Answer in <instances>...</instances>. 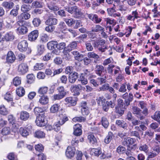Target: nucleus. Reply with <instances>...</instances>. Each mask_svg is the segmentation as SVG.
I'll use <instances>...</instances> for the list:
<instances>
[{
    "mask_svg": "<svg viewBox=\"0 0 160 160\" xmlns=\"http://www.w3.org/2000/svg\"><path fill=\"white\" fill-rule=\"evenodd\" d=\"M67 25L69 27H71L72 25L74 24L75 22V20L72 18H65L64 20Z\"/></svg>",
    "mask_w": 160,
    "mask_h": 160,
    "instance_id": "3c124183",
    "label": "nucleus"
},
{
    "mask_svg": "<svg viewBox=\"0 0 160 160\" xmlns=\"http://www.w3.org/2000/svg\"><path fill=\"white\" fill-rule=\"evenodd\" d=\"M78 73L76 72L69 73L68 76L69 82L72 83H74L78 79Z\"/></svg>",
    "mask_w": 160,
    "mask_h": 160,
    "instance_id": "dca6fc26",
    "label": "nucleus"
},
{
    "mask_svg": "<svg viewBox=\"0 0 160 160\" xmlns=\"http://www.w3.org/2000/svg\"><path fill=\"white\" fill-rule=\"evenodd\" d=\"M99 45L98 47V50L99 52H102L105 51L106 49H107L106 46L104 45L105 43V40L102 39L100 40H99Z\"/></svg>",
    "mask_w": 160,
    "mask_h": 160,
    "instance_id": "aec40b11",
    "label": "nucleus"
},
{
    "mask_svg": "<svg viewBox=\"0 0 160 160\" xmlns=\"http://www.w3.org/2000/svg\"><path fill=\"white\" fill-rule=\"evenodd\" d=\"M2 6L5 9H10L13 7L14 6V4L11 1H5L3 2L2 3Z\"/></svg>",
    "mask_w": 160,
    "mask_h": 160,
    "instance_id": "b1692460",
    "label": "nucleus"
},
{
    "mask_svg": "<svg viewBox=\"0 0 160 160\" xmlns=\"http://www.w3.org/2000/svg\"><path fill=\"white\" fill-rule=\"evenodd\" d=\"M61 125L59 124L58 122L55 123L53 125L52 129L56 132L59 131L60 129V126Z\"/></svg>",
    "mask_w": 160,
    "mask_h": 160,
    "instance_id": "680f3d73",
    "label": "nucleus"
},
{
    "mask_svg": "<svg viewBox=\"0 0 160 160\" xmlns=\"http://www.w3.org/2000/svg\"><path fill=\"white\" fill-rule=\"evenodd\" d=\"M21 83V78L16 77L13 79V84L16 86L19 85Z\"/></svg>",
    "mask_w": 160,
    "mask_h": 160,
    "instance_id": "69168bd1",
    "label": "nucleus"
},
{
    "mask_svg": "<svg viewBox=\"0 0 160 160\" xmlns=\"http://www.w3.org/2000/svg\"><path fill=\"white\" fill-rule=\"evenodd\" d=\"M105 21L107 23V25L109 24L111 25L110 26H112V27L116 24V21L113 19L110 18H105Z\"/></svg>",
    "mask_w": 160,
    "mask_h": 160,
    "instance_id": "ea45409f",
    "label": "nucleus"
},
{
    "mask_svg": "<svg viewBox=\"0 0 160 160\" xmlns=\"http://www.w3.org/2000/svg\"><path fill=\"white\" fill-rule=\"evenodd\" d=\"M75 151L76 149L74 147L68 146L66 151V155L68 158H71L74 156Z\"/></svg>",
    "mask_w": 160,
    "mask_h": 160,
    "instance_id": "1a4fd4ad",
    "label": "nucleus"
},
{
    "mask_svg": "<svg viewBox=\"0 0 160 160\" xmlns=\"http://www.w3.org/2000/svg\"><path fill=\"white\" fill-rule=\"evenodd\" d=\"M63 55H62V59L64 60L69 61L71 58L69 53L68 51L65 50V49L63 50Z\"/></svg>",
    "mask_w": 160,
    "mask_h": 160,
    "instance_id": "58836bf2",
    "label": "nucleus"
},
{
    "mask_svg": "<svg viewBox=\"0 0 160 160\" xmlns=\"http://www.w3.org/2000/svg\"><path fill=\"white\" fill-rule=\"evenodd\" d=\"M60 118L58 122L61 125H62L68 120V118L65 115L61 114L60 116Z\"/></svg>",
    "mask_w": 160,
    "mask_h": 160,
    "instance_id": "c756f323",
    "label": "nucleus"
},
{
    "mask_svg": "<svg viewBox=\"0 0 160 160\" xmlns=\"http://www.w3.org/2000/svg\"><path fill=\"white\" fill-rule=\"evenodd\" d=\"M35 78L33 74H28L27 76V83L31 84L34 82Z\"/></svg>",
    "mask_w": 160,
    "mask_h": 160,
    "instance_id": "473e14b6",
    "label": "nucleus"
},
{
    "mask_svg": "<svg viewBox=\"0 0 160 160\" xmlns=\"http://www.w3.org/2000/svg\"><path fill=\"white\" fill-rule=\"evenodd\" d=\"M32 7L29 5L23 4L21 7V10L23 12H27L30 10Z\"/></svg>",
    "mask_w": 160,
    "mask_h": 160,
    "instance_id": "c03bdc74",
    "label": "nucleus"
},
{
    "mask_svg": "<svg viewBox=\"0 0 160 160\" xmlns=\"http://www.w3.org/2000/svg\"><path fill=\"white\" fill-rule=\"evenodd\" d=\"M113 135V134L112 132H109L108 135L104 139L105 143L107 144L109 143L112 138Z\"/></svg>",
    "mask_w": 160,
    "mask_h": 160,
    "instance_id": "e433bc0d",
    "label": "nucleus"
},
{
    "mask_svg": "<svg viewBox=\"0 0 160 160\" xmlns=\"http://www.w3.org/2000/svg\"><path fill=\"white\" fill-rule=\"evenodd\" d=\"M16 59V57L13 52L10 51L7 54L6 61L8 63H12L14 62Z\"/></svg>",
    "mask_w": 160,
    "mask_h": 160,
    "instance_id": "4468645a",
    "label": "nucleus"
},
{
    "mask_svg": "<svg viewBox=\"0 0 160 160\" xmlns=\"http://www.w3.org/2000/svg\"><path fill=\"white\" fill-rule=\"evenodd\" d=\"M39 102L42 105H45L48 103V98L47 95L40 96Z\"/></svg>",
    "mask_w": 160,
    "mask_h": 160,
    "instance_id": "bb28decb",
    "label": "nucleus"
},
{
    "mask_svg": "<svg viewBox=\"0 0 160 160\" xmlns=\"http://www.w3.org/2000/svg\"><path fill=\"white\" fill-rule=\"evenodd\" d=\"M74 131L73 134L75 136H80L82 133V126L79 124H76L73 126Z\"/></svg>",
    "mask_w": 160,
    "mask_h": 160,
    "instance_id": "9b49d317",
    "label": "nucleus"
},
{
    "mask_svg": "<svg viewBox=\"0 0 160 160\" xmlns=\"http://www.w3.org/2000/svg\"><path fill=\"white\" fill-rule=\"evenodd\" d=\"M133 95L131 93L128 95L127 92L125 93L122 95V98L124 99L125 103L123 102V100H121V108L126 109L127 106L130 104V102L133 100Z\"/></svg>",
    "mask_w": 160,
    "mask_h": 160,
    "instance_id": "7ed1b4c3",
    "label": "nucleus"
},
{
    "mask_svg": "<svg viewBox=\"0 0 160 160\" xmlns=\"http://www.w3.org/2000/svg\"><path fill=\"white\" fill-rule=\"evenodd\" d=\"M17 24L20 26L17 30V33L20 35L26 34L28 31L27 26L29 25V23L25 20H18L17 22Z\"/></svg>",
    "mask_w": 160,
    "mask_h": 160,
    "instance_id": "f03ea898",
    "label": "nucleus"
},
{
    "mask_svg": "<svg viewBox=\"0 0 160 160\" xmlns=\"http://www.w3.org/2000/svg\"><path fill=\"white\" fill-rule=\"evenodd\" d=\"M34 112L36 115H41L42 114H44L43 109L41 108L36 107L34 109Z\"/></svg>",
    "mask_w": 160,
    "mask_h": 160,
    "instance_id": "c9c22d12",
    "label": "nucleus"
},
{
    "mask_svg": "<svg viewBox=\"0 0 160 160\" xmlns=\"http://www.w3.org/2000/svg\"><path fill=\"white\" fill-rule=\"evenodd\" d=\"M85 75L81 73L79 77L78 78V81H81V83L83 85H85L88 83V80L87 78H88L87 77H85Z\"/></svg>",
    "mask_w": 160,
    "mask_h": 160,
    "instance_id": "cd10ccee",
    "label": "nucleus"
},
{
    "mask_svg": "<svg viewBox=\"0 0 160 160\" xmlns=\"http://www.w3.org/2000/svg\"><path fill=\"white\" fill-rule=\"evenodd\" d=\"M77 47V42L75 41H73L70 43L65 48V50L70 52L73 50L76 49Z\"/></svg>",
    "mask_w": 160,
    "mask_h": 160,
    "instance_id": "6ab92c4d",
    "label": "nucleus"
},
{
    "mask_svg": "<svg viewBox=\"0 0 160 160\" xmlns=\"http://www.w3.org/2000/svg\"><path fill=\"white\" fill-rule=\"evenodd\" d=\"M58 93L54 95L53 98L55 100H60L64 98L68 93L66 90L65 89L64 87L61 86L57 88Z\"/></svg>",
    "mask_w": 160,
    "mask_h": 160,
    "instance_id": "20e7f679",
    "label": "nucleus"
},
{
    "mask_svg": "<svg viewBox=\"0 0 160 160\" xmlns=\"http://www.w3.org/2000/svg\"><path fill=\"white\" fill-rule=\"evenodd\" d=\"M43 3L39 1H36L33 2L32 4V6L35 8H42L43 7Z\"/></svg>",
    "mask_w": 160,
    "mask_h": 160,
    "instance_id": "c85d7f7f",
    "label": "nucleus"
},
{
    "mask_svg": "<svg viewBox=\"0 0 160 160\" xmlns=\"http://www.w3.org/2000/svg\"><path fill=\"white\" fill-rule=\"evenodd\" d=\"M28 66L26 63H22L18 66V72L19 74L24 75L28 71Z\"/></svg>",
    "mask_w": 160,
    "mask_h": 160,
    "instance_id": "0eeeda50",
    "label": "nucleus"
},
{
    "mask_svg": "<svg viewBox=\"0 0 160 160\" xmlns=\"http://www.w3.org/2000/svg\"><path fill=\"white\" fill-rule=\"evenodd\" d=\"M95 73L98 76L106 74L107 72L104 67L102 65H97L95 68Z\"/></svg>",
    "mask_w": 160,
    "mask_h": 160,
    "instance_id": "f8f14e48",
    "label": "nucleus"
},
{
    "mask_svg": "<svg viewBox=\"0 0 160 160\" xmlns=\"http://www.w3.org/2000/svg\"><path fill=\"white\" fill-rule=\"evenodd\" d=\"M71 53L74 56V58L75 60L79 62H81L83 61L85 55L80 53L78 51H74Z\"/></svg>",
    "mask_w": 160,
    "mask_h": 160,
    "instance_id": "2eb2a0df",
    "label": "nucleus"
},
{
    "mask_svg": "<svg viewBox=\"0 0 160 160\" xmlns=\"http://www.w3.org/2000/svg\"><path fill=\"white\" fill-rule=\"evenodd\" d=\"M96 101L98 105L101 106L106 101V100L103 97H99L96 99Z\"/></svg>",
    "mask_w": 160,
    "mask_h": 160,
    "instance_id": "052dcab7",
    "label": "nucleus"
},
{
    "mask_svg": "<svg viewBox=\"0 0 160 160\" xmlns=\"http://www.w3.org/2000/svg\"><path fill=\"white\" fill-rule=\"evenodd\" d=\"M4 98L8 102L12 101L13 100L12 95L8 92L5 95Z\"/></svg>",
    "mask_w": 160,
    "mask_h": 160,
    "instance_id": "774afa93",
    "label": "nucleus"
},
{
    "mask_svg": "<svg viewBox=\"0 0 160 160\" xmlns=\"http://www.w3.org/2000/svg\"><path fill=\"white\" fill-rule=\"evenodd\" d=\"M100 76H101V77L97 78V80L99 84L102 85L106 81V74Z\"/></svg>",
    "mask_w": 160,
    "mask_h": 160,
    "instance_id": "79ce46f5",
    "label": "nucleus"
},
{
    "mask_svg": "<svg viewBox=\"0 0 160 160\" xmlns=\"http://www.w3.org/2000/svg\"><path fill=\"white\" fill-rule=\"evenodd\" d=\"M64 9L71 14H73V17L76 18H79L82 15L80 9L76 6L68 5L64 7Z\"/></svg>",
    "mask_w": 160,
    "mask_h": 160,
    "instance_id": "f257e3e1",
    "label": "nucleus"
},
{
    "mask_svg": "<svg viewBox=\"0 0 160 160\" xmlns=\"http://www.w3.org/2000/svg\"><path fill=\"white\" fill-rule=\"evenodd\" d=\"M29 113L26 111H22L20 112V119L22 121L27 120L29 117Z\"/></svg>",
    "mask_w": 160,
    "mask_h": 160,
    "instance_id": "412c9836",
    "label": "nucleus"
},
{
    "mask_svg": "<svg viewBox=\"0 0 160 160\" xmlns=\"http://www.w3.org/2000/svg\"><path fill=\"white\" fill-rule=\"evenodd\" d=\"M102 153L101 150L100 148H94L91 149L90 153L92 155L98 157Z\"/></svg>",
    "mask_w": 160,
    "mask_h": 160,
    "instance_id": "a878e982",
    "label": "nucleus"
},
{
    "mask_svg": "<svg viewBox=\"0 0 160 160\" xmlns=\"http://www.w3.org/2000/svg\"><path fill=\"white\" fill-rule=\"evenodd\" d=\"M37 52L39 55L42 54L44 51V46L43 45H38L37 46Z\"/></svg>",
    "mask_w": 160,
    "mask_h": 160,
    "instance_id": "603ef678",
    "label": "nucleus"
},
{
    "mask_svg": "<svg viewBox=\"0 0 160 160\" xmlns=\"http://www.w3.org/2000/svg\"><path fill=\"white\" fill-rule=\"evenodd\" d=\"M139 149L140 151H144L146 153L148 152V145L146 144H141L139 146Z\"/></svg>",
    "mask_w": 160,
    "mask_h": 160,
    "instance_id": "a19ab883",
    "label": "nucleus"
},
{
    "mask_svg": "<svg viewBox=\"0 0 160 160\" xmlns=\"http://www.w3.org/2000/svg\"><path fill=\"white\" fill-rule=\"evenodd\" d=\"M34 135L35 137L41 138L45 137V134L43 131L39 130L36 131L34 133Z\"/></svg>",
    "mask_w": 160,
    "mask_h": 160,
    "instance_id": "7c9ffc66",
    "label": "nucleus"
},
{
    "mask_svg": "<svg viewBox=\"0 0 160 160\" xmlns=\"http://www.w3.org/2000/svg\"><path fill=\"white\" fill-rule=\"evenodd\" d=\"M104 28L102 27L99 25H96L94 28H92V32H98L101 31L103 32L104 31Z\"/></svg>",
    "mask_w": 160,
    "mask_h": 160,
    "instance_id": "8fccbe9b",
    "label": "nucleus"
},
{
    "mask_svg": "<svg viewBox=\"0 0 160 160\" xmlns=\"http://www.w3.org/2000/svg\"><path fill=\"white\" fill-rule=\"evenodd\" d=\"M74 122H84L86 121V118L82 116L77 117L74 118L72 119Z\"/></svg>",
    "mask_w": 160,
    "mask_h": 160,
    "instance_id": "864d4df0",
    "label": "nucleus"
},
{
    "mask_svg": "<svg viewBox=\"0 0 160 160\" xmlns=\"http://www.w3.org/2000/svg\"><path fill=\"white\" fill-rule=\"evenodd\" d=\"M28 43L26 40H22L19 42L18 46V48L19 51L22 52H25L27 49V53H30L32 52L31 48H28Z\"/></svg>",
    "mask_w": 160,
    "mask_h": 160,
    "instance_id": "39448f33",
    "label": "nucleus"
},
{
    "mask_svg": "<svg viewBox=\"0 0 160 160\" xmlns=\"http://www.w3.org/2000/svg\"><path fill=\"white\" fill-rule=\"evenodd\" d=\"M87 56L89 58H92L97 59L99 58V56L93 52H89L88 53Z\"/></svg>",
    "mask_w": 160,
    "mask_h": 160,
    "instance_id": "de8ad7c7",
    "label": "nucleus"
},
{
    "mask_svg": "<svg viewBox=\"0 0 160 160\" xmlns=\"http://www.w3.org/2000/svg\"><path fill=\"white\" fill-rule=\"evenodd\" d=\"M66 43L65 42H62L58 43L57 42V49L59 50L64 49L66 48Z\"/></svg>",
    "mask_w": 160,
    "mask_h": 160,
    "instance_id": "0e129e2a",
    "label": "nucleus"
},
{
    "mask_svg": "<svg viewBox=\"0 0 160 160\" xmlns=\"http://www.w3.org/2000/svg\"><path fill=\"white\" fill-rule=\"evenodd\" d=\"M88 138L89 143L91 144L95 145L97 144V140L94 135L92 134L89 135L88 136Z\"/></svg>",
    "mask_w": 160,
    "mask_h": 160,
    "instance_id": "f704fd0d",
    "label": "nucleus"
},
{
    "mask_svg": "<svg viewBox=\"0 0 160 160\" xmlns=\"http://www.w3.org/2000/svg\"><path fill=\"white\" fill-rule=\"evenodd\" d=\"M9 112V110L6 108L4 105H0V114H1L5 116L8 114Z\"/></svg>",
    "mask_w": 160,
    "mask_h": 160,
    "instance_id": "5701e85b",
    "label": "nucleus"
},
{
    "mask_svg": "<svg viewBox=\"0 0 160 160\" xmlns=\"http://www.w3.org/2000/svg\"><path fill=\"white\" fill-rule=\"evenodd\" d=\"M46 117L44 114H42L41 115L37 116L35 122L36 124L39 127H43L46 125L47 123Z\"/></svg>",
    "mask_w": 160,
    "mask_h": 160,
    "instance_id": "423d86ee",
    "label": "nucleus"
},
{
    "mask_svg": "<svg viewBox=\"0 0 160 160\" xmlns=\"http://www.w3.org/2000/svg\"><path fill=\"white\" fill-rule=\"evenodd\" d=\"M49 39V37L46 34L42 33L40 36L41 42H47Z\"/></svg>",
    "mask_w": 160,
    "mask_h": 160,
    "instance_id": "4d7b16f0",
    "label": "nucleus"
},
{
    "mask_svg": "<svg viewBox=\"0 0 160 160\" xmlns=\"http://www.w3.org/2000/svg\"><path fill=\"white\" fill-rule=\"evenodd\" d=\"M45 24L47 25L54 26L58 23L57 19L53 17H49L46 21Z\"/></svg>",
    "mask_w": 160,
    "mask_h": 160,
    "instance_id": "a211bd4d",
    "label": "nucleus"
},
{
    "mask_svg": "<svg viewBox=\"0 0 160 160\" xmlns=\"http://www.w3.org/2000/svg\"><path fill=\"white\" fill-rule=\"evenodd\" d=\"M48 90V88L46 87H41L38 90V93L39 94V96L46 95L45 94L47 93Z\"/></svg>",
    "mask_w": 160,
    "mask_h": 160,
    "instance_id": "72a5a7b5",
    "label": "nucleus"
},
{
    "mask_svg": "<svg viewBox=\"0 0 160 160\" xmlns=\"http://www.w3.org/2000/svg\"><path fill=\"white\" fill-rule=\"evenodd\" d=\"M19 132L22 136L26 137L29 135V132L26 130L25 128L21 127L20 128Z\"/></svg>",
    "mask_w": 160,
    "mask_h": 160,
    "instance_id": "49530a36",
    "label": "nucleus"
},
{
    "mask_svg": "<svg viewBox=\"0 0 160 160\" xmlns=\"http://www.w3.org/2000/svg\"><path fill=\"white\" fill-rule=\"evenodd\" d=\"M102 125L105 128H107L108 126L109 122L106 118L105 117H102L101 119Z\"/></svg>",
    "mask_w": 160,
    "mask_h": 160,
    "instance_id": "a18cd8bd",
    "label": "nucleus"
},
{
    "mask_svg": "<svg viewBox=\"0 0 160 160\" xmlns=\"http://www.w3.org/2000/svg\"><path fill=\"white\" fill-rule=\"evenodd\" d=\"M14 38L13 33L11 32L7 33L4 36V39L7 41H12Z\"/></svg>",
    "mask_w": 160,
    "mask_h": 160,
    "instance_id": "2f4dec72",
    "label": "nucleus"
},
{
    "mask_svg": "<svg viewBox=\"0 0 160 160\" xmlns=\"http://www.w3.org/2000/svg\"><path fill=\"white\" fill-rule=\"evenodd\" d=\"M11 130L9 127H5L2 128V133L3 135H7L10 133Z\"/></svg>",
    "mask_w": 160,
    "mask_h": 160,
    "instance_id": "13d9d810",
    "label": "nucleus"
},
{
    "mask_svg": "<svg viewBox=\"0 0 160 160\" xmlns=\"http://www.w3.org/2000/svg\"><path fill=\"white\" fill-rule=\"evenodd\" d=\"M30 17V15L27 12L22 13L21 14L18 16V20H24L29 19Z\"/></svg>",
    "mask_w": 160,
    "mask_h": 160,
    "instance_id": "4be33fe9",
    "label": "nucleus"
},
{
    "mask_svg": "<svg viewBox=\"0 0 160 160\" xmlns=\"http://www.w3.org/2000/svg\"><path fill=\"white\" fill-rule=\"evenodd\" d=\"M19 10V6L18 5L16 6L15 8H13L11 11L9 13L10 17L12 18L16 17L18 14V11Z\"/></svg>",
    "mask_w": 160,
    "mask_h": 160,
    "instance_id": "393cba45",
    "label": "nucleus"
},
{
    "mask_svg": "<svg viewBox=\"0 0 160 160\" xmlns=\"http://www.w3.org/2000/svg\"><path fill=\"white\" fill-rule=\"evenodd\" d=\"M41 20L39 18H34L32 20V23L34 27H38L41 24Z\"/></svg>",
    "mask_w": 160,
    "mask_h": 160,
    "instance_id": "6e6d98bb",
    "label": "nucleus"
},
{
    "mask_svg": "<svg viewBox=\"0 0 160 160\" xmlns=\"http://www.w3.org/2000/svg\"><path fill=\"white\" fill-rule=\"evenodd\" d=\"M25 93V91L23 87H20L16 90V93L19 97H22Z\"/></svg>",
    "mask_w": 160,
    "mask_h": 160,
    "instance_id": "37998d69",
    "label": "nucleus"
},
{
    "mask_svg": "<svg viewBox=\"0 0 160 160\" xmlns=\"http://www.w3.org/2000/svg\"><path fill=\"white\" fill-rule=\"evenodd\" d=\"M81 86L80 84L72 85L71 88V91L74 96H78L80 94V91L81 89Z\"/></svg>",
    "mask_w": 160,
    "mask_h": 160,
    "instance_id": "ddd939ff",
    "label": "nucleus"
},
{
    "mask_svg": "<svg viewBox=\"0 0 160 160\" xmlns=\"http://www.w3.org/2000/svg\"><path fill=\"white\" fill-rule=\"evenodd\" d=\"M151 118L160 124V111H156L154 115L151 116Z\"/></svg>",
    "mask_w": 160,
    "mask_h": 160,
    "instance_id": "4c0bfd02",
    "label": "nucleus"
},
{
    "mask_svg": "<svg viewBox=\"0 0 160 160\" xmlns=\"http://www.w3.org/2000/svg\"><path fill=\"white\" fill-rule=\"evenodd\" d=\"M78 98L74 97H69L66 98L65 99V104L69 107L75 106L76 104Z\"/></svg>",
    "mask_w": 160,
    "mask_h": 160,
    "instance_id": "6e6552de",
    "label": "nucleus"
},
{
    "mask_svg": "<svg viewBox=\"0 0 160 160\" xmlns=\"http://www.w3.org/2000/svg\"><path fill=\"white\" fill-rule=\"evenodd\" d=\"M43 66V63H37L34 67V69L35 70H41Z\"/></svg>",
    "mask_w": 160,
    "mask_h": 160,
    "instance_id": "338daca9",
    "label": "nucleus"
},
{
    "mask_svg": "<svg viewBox=\"0 0 160 160\" xmlns=\"http://www.w3.org/2000/svg\"><path fill=\"white\" fill-rule=\"evenodd\" d=\"M60 108V106L58 104L53 105L50 108L51 112L53 113L57 112Z\"/></svg>",
    "mask_w": 160,
    "mask_h": 160,
    "instance_id": "09e8293b",
    "label": "nucleus"
},
{
    "mask_svg": "<svg viewBox=\"0 0 160 160\" xmlns=\"http://www.w3.org/2000/svg\"><path fill=\"white\" fill-rule=\"evenodd\" d=\"M57 42L55 41H51L48 42L47 44L48 48L51 50H52V52L55 53L58 51L56 49L57 48Z\"/></svg>",
    "mask_w": 160,
    "mask_h": 160,
    "instance_id": "9d476101",
    "label": "nucleus"
},
{
    "mask_svg": "<svg viewBox=\"0 0 160 160\" xmlns=\"http://www.w3.org/2000/svg\"><path fill=\"white\" fill-rule=\"evenodd\" d=\"M110 102L106 101L102 104V109L105 112H107L109 108Z\"/></svg>",
    "mask_w": 160,
    "mask_h": 160,
    "instance_id": "5fc2aeb1",
    "label": "nucleus"
},
{
    "mask_svg": "<svg viewBox=\"0 0 160 160\" xmlns=\"http://www.w3.org/2000/svg\"><path fill=\"white\" fill-rule=\"evenodd\" d=\"M35 148L36 151L40 152H42L44 150V147L41 144L36 145Z\"/></svg>",
    "mask_w": 160,
    "mask_h": 160,
    "instance_id": "e2e57ef3",
    "label": "nucleus"
},
{
    "mask_svg": "<svg viewBox=\"0 0 160 160\" xmlns=\"http://www.w3.org/2000/svg\"><path fill=\"white\" fill-rule=\"evenodd\" d=\"M129 134L131 136H134L140 139V136L138 132L137 131L130 130Z\"/></svg>",
    "mask_w": 160,
    "mask_h": 160,
    "instance_id": "bf43d9fd",
    "label": "nucleus"
},
{
    "mask_svg": "<svg viewBox=\"0 0 160 160\" xmlns=\"http://www.w3.org/2000/svg\"><path fill=\"white\" fill-rule=\"evenodd\" d=\"M38 36V30L33 31L28 35V40L30 41H34L37 39Z\"/></svg>",
    "mask_w": 160,
    "mask_h": 160,
    "instance_id": "f3484780",
    "label": "nucleus"
}]
</instances>
